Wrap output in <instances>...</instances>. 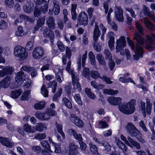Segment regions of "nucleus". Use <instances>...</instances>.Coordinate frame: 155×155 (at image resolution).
<instances>
[{
	"mask_svg": "<svg viewBox=\"0 0 155 155\" xmlns=\"http://www.w3.org/2000/svg\"><path fill=\"white\" fill-rule=\"evenodd\" d=\"M77 20L79 25L84 26L87 25L88 21L87 14L85 12H81L78 15Z\"/></svg>",
	"mask_w": 155,
	"mask_h": 155,
	"instance_id": "6e6552de",
	"label": "nucleus"
},
{
	"mask_svg": "<svg viewBox=\"0 0 155 155\" xmlns=\"http://www.w3.org/2000/svg\"><path fill=\"white\" fill-rule=\"evenodd\" d=\"M56 115V112L51 108H48L45 112L37 111L35 114L36 118L42 121H46L49 120L50 116Z\"/></svg>",
	"mask_w": 155,
	"mask_h": 155,
	"instance_id": "20e7f679",
	"label": "nucleus"
},
{
	"mask_svg": "<svg viewBox=\"0 0 155 155\" xmlns=\"http://www.w3.org/2000/svg\"><path fill=\"white\" fill-rule=\"evenodd\" d=\"M102 145L104 146L105 148V150L107 151H108L110 150L111 147L107 142H104L103 143H102Z\"/></svg>",
	"mask_w": 155,
	"mask_h": 155,
	"instance_id": "774afa93",
	"label": "nucleus"
},
{
	"mask_svg": "<svg viewBox=\"0 0 155 155\" xmlns=\"http://www.w3.org/2000/svg\"><path fill=\"white\" fill-rule=\"evenodd\" d=\"M84 91L86 94L90 98L92 99H94L96 97V96L91 91L90 89L88 88H86Z\"/></svg>",
	"mask_w": 155,
	"mask_h": 155,
	"instance_id": "a18cd8bd",
	"label": "nucleus"
},
{
	"mask_svg": "<svg viewBox=\"0 0 155 155\" xmlns=\"http://www.w3.org/2000/svg\"><path fill=\"white\" fill-rule=\"evenodd\" d=\"M4 3L7 7L10 8H12L14 5L13 0H5Z\"/></svg>",
	"mask_w": 155,
	"mask_h": 155,
	"instance_id": "3c124183",
	"label": "nucleus"
},
{
	"mask_svg": "<svg viewBox=\"0 0 155 155\" xmlns=\"http://www.w3.org/2000/svg\"><path fill=\"white\" fill-rule=\"evenodd\" d=\"M122 101V99L120 97H110L107 99V101L111 104L117 105L120 104Z\"/></svg>",
	"mask_w": 155,
	"mask_h": 155,
	"instance_id": "b1692460",
	"label": "nucleus"
},
{
	"mask_svg": "<svg viewBox=\"0 0 155 155\" xmlns=\"http://www.w3.org/2000/svg\"><path fill=\"white\" fill-rule=\"evenodd\" d=\"M47 128L46 125L42 123H38L35 126H34V130H35V132L36 130L39 132H42L43 130L46 129Z\"/></svg>",
	"mask_w": 155,
	"mask_h": 155,
	"instance_id": "c85d7f7f",
	"label": "nucleus"
},
{
	"mask_svg": "<svg viewBox=\"0 0 155 155\" xmlns=\"http://www.w3.org/2000/svg\"><path fill=\"white\" fill-rule=\"evenodd\" d=\"M82 74L85 78L89 79L90 78L89 69L87 68H84Z\"/></svg>",
	"mask_w": 155,
	"mask_h": 155,
	"instance_id": "09e8293b",
	"label": "nucleus"
},
{
	"mask_svg": "<svg viewBox=\"0 0 155 155\" xmlns=\"http://www.w3.org/2000/svg\"><path fill=\"white\" fill-rule=\"evenodd\" d=\"M44 54L43 50L40 47H38L35 48L32 52V55L33 58L37 59L41 58Z\"/></svg>",
	"mask_w": 155,
	"mask_h": 155,
	"instance_id": "9b49d317",
	"label": "nucleus"
},
{
	"mask_svg": "<svg viewBox=\"0 0 155 155\" xmlns=\"http://www.w3.org/2000/svg\"><path fill=\"white\" fill-rule=\"evenodd\" d=\"M77 7V4L76 3L73 4L71 5V15L72 18L74 20L76 19L77 14L76 9Z\"/></svg>",
	"mask_w": 155,
	"mask_h": 155,
	"instance_id": "2f4dec72",
	"label": "nucleus"
},
{
	"mask_svg": "<svg viewBox=\"0 0 155 155\" xmlns=\"http://www.w3.org/2000/svg\"><path fill=\"white\" fill-rule=\"evenodd\" d=\"M70 120L72 122L77 126L82 127L84 126V123L83 121L75 114L71 115Z\"/></svg>",
	"mask_w": 155,
	"mask_h": 155,
	"instance_id": "6ab92c4d",
	"label": "nucleus"
},
{
	"mask_svg": "<svg viewBox=\"0 0 155 155\" xmlns=\"http://www.w3.org/2000/svg\"><path fill=\"white\" fill-rule=\"evenodd\" d=\"M62 104L69 109L72 108V104L71 101L67 98L64 97L62 99Z\"/></svg>",
	"mask_w": 155,
	"mask_h": 155,
	"instance_id": "72a5a7b5",
	"label": "nucleus"
},
{
	"mask_svg": "<svg viewBox=\"0 0 155 155\" xmlns=\"http://www.w3.org/2000/svg\"><path fill=\"white\" fill-rule=\"evenodd\" d=\"M16 35L18 36H21L24 35L22 27L19 26L18 27V30L16 32Z\"/></svg>",
	"mask_w": 155,
	"mask_h": 155,
	"instance_id": "bf43d9fd",
	"label": "nucleus"
},
{
	"mask_svg": "<svg viewBox=\"0 0 155 155\" xmlns=\"http://www.w3.org/2000/svg\"><path fill=\"white\" fill-rule=\"evenodd\" d=\"M57 45L60 51L63 52L65 50V47L62 42L60 41H58L57 42Z\"/></svg>",
	"mask_w": 155,
	"mask_h": 155,
	"instance_id": "6e6d98bb",
	"label": "nucleus"
},
{
	"mask_svg": "<svg viewBox=\"0 0 155 155\" xmlns=\"http://www.w3.org/2000/svg\"><path fill=\"white\" fill-rule=\"evenodd\" d=\"M98 126L99 128L104 129L108 127V125L105 121H100L98 123Z\"/></svg>",
	"mask_w": 155,
	"mask_h": 155,
	"instance_id": "5fc2aeb1",
	"label": "nucleus"
},
{
	"mask_svg": "<svg viewBox=\"0 0 155 155\" xmlns=\"http://www.w3.org/2000/svg\"><path fill=\"white\" fill-rule=\"evenodd\" d=\"M53 8H52V5H50L49 13L51 15L52 13L51 12L53 11L55 15H58L60 11V6L59 2L57 0H54L53 1Z\"/></svg>",
	"mask_w": 155,
	"mask_h": 155,
	"instance_id": "f8f14e48",
	"label": "nucleus"
},
{
	"mask_svg": "<svg viewBox=\"0 0 155 155\" xmlns=\"http://www.w3.org/2000/svg\"><path fill=\"white\" fill-rule=\"evenodd\" d=\"M127 142L128 144H126L131 148H133V146L135 147L137 149H140V144L137 142L134 141L131 138L129 137H127Z\"/></svg>",
	"mask_w": 155,
	"mask_h": 155,
	"instance_id": "393cba45",
	"label": "nucleus"
},
{
	"mask_svg": "<svg viewBox=\"0 0 155 155\" xmlns=\"http://www.w3.org/2000/svg\"><path fill=\"white\" fill-rule=\"evenodd\" d=\"M41 143L44 149H46L50 148L48 142L47 141L45 140H43L41 142Z\"/></svg>",
	"mask_w": 155,
	"mask_h": 155,
	"instance_id": "e2e57ef3",
	"label": "nucleus"
},
{
	"mask_svg": "<svg viewBox=\"0 0 155 155\" xmlns=\"http://www.w3.org/2000/svg\"><path fill=\"white\" fill-rule=\"evenodd\" d=\"M73 97L74 100L78 104L80 105H82V102L80 94H75Z\"/></svg>",
	"mask_w": 155,
	"mask_h": 155,
	"instance_id": "c03bdc74",
	"label": "nucleus"
},
{
	"mask_svg": "<svg viewBox=\"0 0 155 155\" xmlns=\"http://www.w3.org/2000/svg\"><path fill=\"white\" fill-rule=\"evenodd\" d=\"M126 129L128 133L133 136L136 132H138L135 127L131 123H128L126 126Z\"/></svg>",
	"mask_w": 155,
	"mask_h": 155,
	"instance_id": "5701e85b",
	"label": "nucleus"
},
{
	"mask_svg": "<svg viewBox=\"0 0 155 155\" xmlns=\"http://www.w3.org/2000/svg\"><path fill=\"white\" fill-rule=\"evenodd\" d=\"M34 1L36 4L38 5L44 4V6L41 7V10L44 13L48 11L49 0H34Z\"/></svg>",
	"mask_w": 155,
	"mask_h": 155,
	"instance_id": "2eb2a0df",
	"label": "nucleus"
},
{
	"mask_svg": "<svg viewBox=\"0 0 155 155\" xmlns=\"http://www.w3.org/2000/svg\"><path fill=\"white\" fill-rule=\"evenodd\" d=\"M133 136L137 138L138 140L140 143H145V141L144 139L143 138L142 135L138 130V132H136Z\"/></svg>",
	"mask_w": 155,
	"mask_h": 155,
	"instance_id": "4c0bfd02",
	"label": "nucleus"
},
{
	"mask_svg": "<svg viewBox=\"0 0 155 155\" xmlns=\"http://www.w3.org/2000/svg\"><path fill=\"white\" fill-rule=\"evenodd\" d=\"M95 28L93 31V39L94 41H97L100 35V31L97 24L95 23Z\"/></svg>",
	"mask_w": 155,
	"mask_h": 155,
	"instance_id": "bb28decb",
	"label": "nucleus"
},
{
	"mask_svg": "<svg viewBox=\"0 0 155 155\" xmlns=\"http://www.w3.org/2000/svg\"><path fill=\"white\" fill-rule=\"evenodd\" d=\"M141 109L143 115L144 117L146 116V113L145 110V103L144 102L141 101L140 102Z\"/></svg>",
	"mask_w": 155,
	"mask_h": 155,
	"instance_id": "864d4df0",
	"label": "nucleus"
},
{
	"mask_svg": "<svg viewBox=\"0 0 155 155\" xmlns=\"http://www.w3.org/2000/svg\"><path fill=\"white\" fill-rule=\"evenodd\" d=\"M144 23L145 26L149 29L153 31L155 29V27L149 20L148 18L146 17L144 18Z\"/></svg>",
	"mask_w": 155,
	"mask_h": 155,
	"instance_id": "cd10ccee",
	"label": "nucleus"
},
{
	"mask_svg": "<svg viewBox=\"0 0 155 155\" xmlns=\"http://www.w3.org/2000/svg\"><path fill=\"white\" fill-rule=\"evenodd\" d=\"M54 18L51 17L49 18L48 20L47 23L48 26L51 29H54L55 27V24L54 22Z\"/></svg>",
	"mask_w": 155,
	"mask_h": 155,
	"instance_id": "f704fd0d",
	"label": "nucleus"
},
{
	"mask_svg": "<svg viewBox=\"0 0 155 155\" xmlns=\"http://www.w3.org/2000/svg\"><path fill=\"white\" fill-rule=\"evenodd\" d=\"M23 129L25 132L27 133H35V130H34V127H32L31 126L27 123L24 125Z\"/></svg>",
	"mask_w": 155,
	"mask_h": 155,
	"instance_id": "c756f323",
	"label": "nucleus"
},
{
	"mask_svg": "<svg viewBox=\"0 0 155 155\" xmlns=\"http://www.w3.org/2000/svg\"><path fill=\"white\" fill-rule=\"evenodd\" d=\"M79 143L80 145V149L81 150L85 153V151L87 147L86 144L83 141H79Z\"/></svg>",
	"mask_w": 155,
	"mask_h": 155,
	"instance_id": "4d7b16f0",
	"label": "nucleus"
},
{
	"mask_svg": "<svg viewBox=\"0 0 155 155\" xmlns=\"http://www.w3.org/2000/svg\"><path fill=\"white\" fill-rule=\"evenodd\" d=\"M56 127L57 128L58 131L61 135L63 139L65 138V134L63 131L62 127L63 126L61 124H56Z\"/></svg>",
	"mask_w": 155,
	"mask_h": 155,
	"instance_id": "79ce46f5",
	"label": "nucleus"
},
{
	"mask_svg": "<svg viewBox=\"0 0 155 155\" xmlns=\"http://www.w3.org/2000/svg\"><path fill=\"white\" fill-rule=\"evenodd\" d=\"M78 147V146L75 144V143H71L69 144L68 150H77Z\"/></svg>",
	"mask_w": 155,
	"mask_h": 155,
	"instance_id": "338daca9",
	"label": "nucleus"
},
{
	"mask_svg": "<svg viewBox=\"0 0 155 155\" xmlns=\"http://www.w3.org/2000/svg\"><path fill=\"white\" fill-rule=\"evenodd\" d=\"M119 80L120 82L123 83L131 82L134 84H135L134 81L130 78H129L128 79H125L124 77L120 78L119 79Z\"/></svg>",
	"mask_w": 155,
	"mask_h": 155,
	"instance_id": "603ef678",
	"label": "nucleus"
},
{
	"mask_svg": "<svg viewBox=\"0 0 155 155\" xmlns=\"http://www.w3.org/2000/svg\"><path fill=\"white\" fill-rule=\"evenodd\" d=\"M115 17L119 22H123L124 20L123 11L119 7L116 6L114 9Z\"/></svg>",
	"mask_w": 155,
	"mask_h": 155,
	"instance_id": "ddd939ff",
	"label": "nucleus"
},
{
	"mask_svg": "<svg viewBox=\"0 0 155 155\" xmlns=\"http://www.w3.org/2000/svg\"><path fill=\"white\" fill-rule=\"evenodd\" d=\"M42 29L43 30V35L46 38H49L51 41L52 42L53 39L54 37V33L51 31L49 30L46 28H43Z\"/></svg>",
	"mask_w": 155,
	"mask_h": 155,
	"instance_id": "a878e982",
	"label": "nucleus"
},
{
	"mask_svg": "<svg viewBox=\"0 0 155 155\" xmlns=\"http://www.w3.org/2000/svg\"><path fill=\"white\" fill-rule=\"evenodd\" d=\"M71 50L69 47H67L66 49V56L63 57L62 62L64 64H66L67 62V58H68L69 60L67 63L66 70L69 74H71L73 86L75 88H77L79 91H80L81 89L80 84L78 82V78L75 76L73 70L71 69V62L70 59L71 58Z\"/></svg>",
	"mask_w": 155,
	"mask_h": 155,
	"instance_id": "f257e3e1",
	"label": "nucleus"
},
{
	"mask_svg": "<svg viewBox=\"0 0 155 155\" xmlns=\"http://www.w3.org/2000/svg\"><path fill=\"white\" fill-rule=\"evenodd\" d=\"M146 103V112L147 114L150 115L152 109V104L149 99L147 100Z\"/></svg>",
	"mask_w": 155,
	"mask_h": 155,
	"instance_id": "58836bf2",
	"label": "nucleus"
},
{
	"mask_svg": "<svg viewBox=\"0 0 155 155\" xmlns=\"http://www.w3.org/2000/svg\"><path fill=\"white\" fill-rule=\"evenodd\" d=\"M111 0H107L103 3V7L104 9L105 14H107V19L108 23L110 25H111V21L110 18L111 13L113 12L112 8H110L109 10V5L110 3L112 2Z\"/></svg>",
	"mask_w": 155,
	"mask_h": 155,
	"instance_id": "0eeeda50",
	"label": "nucleus"
},
{
	"mask_svg": "<svg viewBox=\"0 0 155 155\" xmlns=\"http://www.w3.org/2000/svg\"><path fill=\"white\" fill-rule=\"evenodd\" d=\"M0 143L8 148H11L14 146L13 143L9 139L6 137H0Z\"/></svg>",
	"mask_w": 155,
	"mask_h": 155,
	"instance_id": "aec40b11",
	"label": "nucleus"
},
{
	"mask_svg": "<svg viewBox=\"0 0 155 155\" xmlns=\"http://www.w3.org/2000/svg\"><path fill=\"white\" fill-rule=\"evenodd\" d=\"M0 68L3 69L0 71V78L4 77L6 74H10L13 71V68L10 67H5L2 66H0Z\"/></svg>",
	"mask_w": 155,
	"mask_h": 155,
	"instance_id": "4be33fe9",
	"label": "nucleus"
},
{
	"mask_svg": "<svg viewBox=\"0 0 155 155\" xmlns=\"http://www.w3.org/2000/svg\"><path fill=\"white\" fill-rule=\"evenodd\" d=\"M147 40L145 44L146 48L150 50L152 48L155 46V42L153 40H155V35L153 34H151L150 35H147L146 36Z\"/></svg>",
	"mask_w": 155,
	"mask_h": 155,
	"instance_id": "9d476101",
	"label": "nucleus"
},
{
	"mask_svg": "<svg viewBox=\"0 0 155 155\" xmlns=\"http://www.w3.org/2000/svg\"><path fill=\"white\" fill-rule=\"evenodd\" d=\"M14 54L15 56L19 58L20 61H23L27 57L28 52L25 48L19 46L15 48Z\"/></svg>",
	"mask_w": 155,
	"mask_h": 155,
	"instance_id": "39448f33",
	"label": "nucleus"
},
{
	"mask_svg": "<svg viewBox=\"0 0 155 155\" xmlns=\"http://www.w3.org/2000/svg\"><path fill=\"white\" fill-rule=\"evenodd\" d=\"M117 45L116 49L117 51L118 52L121 49V48L124 47L126 45L125 38L124 36H121L119 39L117 40L116 42Z\"/></svg>",
	"mask_w": 155,
	"mask_h": 155,
	"instance_id": "4468645a",
	"label": "nucleus"
},
{
	"mask_svg": "<svg viewBox=\"0 0 155 155\" xmlns=\"http://www.w3.org/2000/svg\"><path fill=\"white\" fill-rule=\"evenodd\" d=\"M135 27L140 33L142 34L143 33V28L141 25L138 22H136L135 23Z\"/></svg>",
	"mask_w": 155,
	"mask_h": 155,
	"instance_id": "13d9d810",
	"label": "nucleus"
},
{
	"mask_svg": "<svg viewBox=\"0 0 155 155\" xmlns=\"http://www.w3.org/2000/svg\"><path fill=\"white\" fill-rule=\"evenodd\" d=\"M96 58L98 60L99 65L104 67L106 65V63L104 57L101 54H98L96 56Z\"/></svg>",
	"mask_w": 155,
	"mask_h": 155,
	"instance_id": "c9c22d12",
	"label": "nucleus"
},
{
	"mask_svg": "<svg viewBox=\"0 0 155 155\" xmlns=\"http://www.w3.org/2000/svg\"><path fill=\"white\" fill-rule=\"evenodd\" d=\"M114 33L112 32H109L107 34V37L109 39L108 45L111 51L114 49Z\"/></svg>",
	"mask_w": 155,
	"mask_h": 155,
	"instance_id": "f3484780",
	"label": "nucleus"
},
{
	"mask_svg": "<svg viewBox=\"0 0 155 155\" xmlns=\"http://www.w3.org/2000/svg\"><path fill=\"white\" fill-rule=\"evenodd\" d=\"M15 79L17 82L23 80V82L24 84V86L26 88H28L30 87L31 81L26 76L23 71H21L17 73Z\"/></svg>",
	"mask_w": 155,
	"mask_h": 155,
	"instance_id": "423d86ee",
	"label": "nucleus"
},
{
	"mask_svg": "<svg viewBox=\"0 0 155 155\" xmlns=\"http://www.w3.org/2000/svg\"><path fill=\"white\" fill-rule=\"evenodd\" d=\"M134 39L136 40L137 41L134 58L135 60H138L140 57L141 58L143 56V49L141 46L144 43V40L137 32L135 33Z\"/></svg>",
	"mask_w": 155,
	"mask_h": 155,
	"instance_id": "f03ea898",
	"label": "nucleus"
},
{
	"mask_svg": "<svg viewBox=\"0 0 155 155\" xmlns=\"http://www.w3.org/2000/svg\"><path fill=\"white\" fill-rule=\"evenodd\" d=\"M46 137L45 134H36L35 136V138L38 140H42L45 139Z\"/></svg>",
	"mask_w": 155,
	"mask_h": 155,
	"instance_id": "052dcab7",
	"label": "nucleus"
},
{
	"mask_svg": "<svg viewBox=\"0 0 155 155\" xmlns=\"http://www.w3.org/2000/svg\"><path fill=\"white\" fill-rule=\"evenodd\" d=\"M33 9L32 5L30 3H27L23 7L24 11L27 13H29Z\"/></svg>",
	"mask_w": 155,
	"mask_h": 155,
	"instance_id": "e433bc0d",
	"label": "nucleus"
},
{
	"mask_svg": "<svg viewBox=\"0 0 155 155\" xmlns=\"http://www.w3.org/2000/svg\"><path fill=\"white\" fill-rule=\"evenodd\" d=\"M11 84V79L6 77L0 81V89L8 88Z\"/></svg>",
	"mask_w": 155,
	"mask_h": 155,
	"instance_id": "412c9836",
	"label": "nucleus"
},
{
	"mask_svg": "<svg viewBox=\"0 0 155 155\" xmlns=\"http://www.w3.org/2000/svg\"><path fill=\"white\" fill-rule=\"evenodd\" d=\"M127 39L129 45L131 48V50L134 51L135 49V47L134 43L129 38L127 37Z\"/></svg>",
	"mask_w": 155,
	"mask_h": 155,
	"instance_id": "69168bd1",
	"label": "nucleus"
},
{
	"mask_svg": "<svg viewBox=\"0 0 155 155\" xmlns=\"http://www.w3.org/2000/svg\"><path fill=\"white\" fill-rule=\"evenodd\" d=\"M52 152L50 148L42 150V151L43 155H50Z\"/></svg>",
	"mask_w": 155,
	"mask_h": 155,
	"instance_id": "680f3d73",
	"label": "nucleus"
},
{
	"mask_svg": "<svg viewBox=\"0 0 155 155\" xmlns=\"http://www.w3.org/2000/svg\"><path fill=\"white\" fill-rule=\"evenodd\" d=\"M88 56L91 64L93 65H95L96 64L95 58L93 53L90 51L88 54Z\"/></svg>",
	"mask_w": 155,
	"mask_h": 155,
	"instance_id": "ea45409f",
	"label": "nucleus"
},
{
	"mask_svg": "<svg viewBox=\"0 0 155 155\" xmlns=\"http://www.w3.org/2000/svg\"><path fill=\"white\" fill-rule=\"evenodd\" d=\"M54 72L55 73L56 78L57 81L60 83H61L64 80L62 67L59 65L56 66Z\"/></svg>",
	"mask_w": 155,
	"mask_h": 155,
	"instance_id": "1a4fd4ad",
	"label": "nucleus"
},
{
	"mask_svg": "<svg viewBox=\"0 0 155 155\" xmlns=\"http://www.w3.org/2000/svg\"><path fill=\"white\" fill-rule=\"evenodd\" d=\"M30 93V91L29 90H27L24 92L21 97V99L23 101H26L28 100Z\"/></svg>",
	"mask_w": 155,
	"mask_h": 155,
	"instance_id": "37998d69",
	"label": "nucleus"
},
{
	"mask_svg": "<svg viewBox=\"0 0 155 155\" xmlns=\"http://www.w3.org/2000/svg\"><path fill=\"white\" fill-rule=\"evenodd\" d=\"M90 150L91 153L93 155H100L97 150V148L91 143L89 144Z\"/></svg>",
	"mask_w": 155,
	"mask_h": 155,
	"instance_id": "473e14b6",
	"label": "nucleus"
},
{
	"mask_svg": "<svg viewBox=\"0 0 155 155\" xmlns=\"http://www.w3.org/2000/svg\"><path fill=\"white\" fill-rule=\"evenodd\" d=\"M136 101L134 99L130 100L127 103L121 104L118 108L122 113L127 114H130L134 113L135 110Z\"/></svg>",
	"mask_w": 155,
	"mask_h": 155,
	"instance_id": "7ed1b4c3",
	"label": "nucleus"
},
{
	"mask_svg": "<svg viewBox=\"0 0 155 155\" xmlns=\"http://www.w3.org/2000/svg\"><path fill=\"white\" fill-rule=\"evenodd\" d=\"M90 74L92 78L94 79H97L98 78H101L100 76V74L97 71H91L90 72Z\"/></svg>",
	"mask_w": 155,
	"mask_h": 155,
	"instance_id": "de8ad7c7",
	"label": "nucleus"
},
{
	"mask_svg": "<svg viewBox=\"0 0 155 155\" xmlns=\"http://www.w3.org/2000/svg\"><path fill=\"white\" fill-rule=\"evenodd\" d=\"M45 101L42 100L39 102L35 104L34 105V107L35 110H41L45 107Z\"/></svg>",
	"mask_w": 155,
	"mask_h": 155,
	"instance_id": "7c9ffc66",
	"label": "nucleus"
},
{
	"mask_svg": "<svg viewBox=\"0 0 155 155\" xmlns=\"http://www.w3.org/2000/svg\"><path fill=\"white\" fill-rule=\"evenodd\" d=\"M21 91L20 90H16L12 92L11 97L13 98H18L21 94Z\"/></svg>",
	"mask_w": 155,
	"mask_h": 155,
	"instance_id": "a19ab883",
	"label": "nucleus"
},
{
	"mask_svg": "<svg viewBox=\"0 0 155 155\" xmlns=\"http://www.w3.org/2000/svg\"><path fill=\"white\" fill-rule=\"evenodd\" d=\"M149 8L146 6L144 5L143 6V10L141 11L140 13V18L143 17L145 15H147L149 12Z\"/></svg>",
	"mask_w": 155,
	"mask_h": 155,
	"instance_id": "49530a36",
	"label": "nucleus"
},
{
	"mask_svg": "<svg viewBox=\"0 0 155 155\" xmlns=\"http://www.w3.org/2000/svg\"><path fill=\"white\" fill-rule=\"evenodd\" d=\"M115 139L116 143L119 149L124 153V155H129L125 153L127 150V147L125 144L121 142L118 138L115 137Z\"/></svg>",
	"mask_w": 155,
	"mask_h": 155,
	"instance_id": "a211bd4d",
	"label": "nucleus"
},
{
	"mask_svg": "<svg viewBox=\"0 0 155 155\" xmlns=\"http://www.w3.org/2000/svg\"><path fill=\"white\" fill-rule=\"evenodd\" d=\"M41 93L45 97H47L48 96V92L46 89L45 85H43L41 89Z\"/></svg>",
	"mask_w": 155,
	"mask_h": 155,
	"instance_id": "8fccbe9b",
	"label": "nucleus"
},
{
	"mask_svg": "<svg viewBox=\"0 0 155 155\" xmlns=\"http://www.w3.org/2000/svg\"><path fill=\"white\" fill-rule=\"evenodd\" d=\"M104 52L106 56V59L109 60V65L110 69L112 70L114 67L115 64L111 59L112 55L109 51L107 49L105 50Z\"/></svg>",
	"mask_w": 155,
	"mask_h": 155,
	"instance_id": "dca6fc26",
	"label": "nucleus"
},
{
	"mask_svg": "<svg viewBox=\"0 0 155 155\" xmlns=\"http://www.w3.org/2000/svg\"><path fill=\"white\" fill-rule=\"evenodd\" d=\"M50 84H51V85L50 86V87L52 88V92L54 93L55 91L57 86V83L56 81H53L52 82H50Z\"/></svg>",
	"mask_w": 155,
	"mask_h": 155,
	"instance_id": "0e129e2a",
	"label": "nucleus"
}]
</instances>
